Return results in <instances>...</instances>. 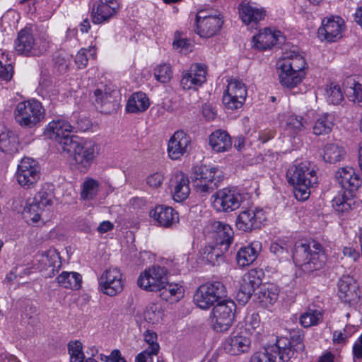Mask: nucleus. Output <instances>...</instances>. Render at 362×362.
Instances as JSON below:
<instances>
[{
    "mask_svg": "<svg viewBox=\"0 0 362 362\" xmlns=\"http://www.w3.org/2000/svg\"><path fill=\"white\" fill-rule=\"evenodd\" d=\"M211 199L212 205L217 211L228 213L240 206L244 197L233 189L223 188L217 191Z\"/></svg>",
    "mask_w": 362,
    "mask_h": 362,
    "instance_id": "obj_10",
    "label": "nucleus"
},
{
    "mask_svg": "<svg viewBox=\"0 0 362 362\" xmlns=\"http://www.w3.org/2000/svg\"><path fill=\"white\" fill-rule=\"evenodd\" d=\"M353 84L354 87L350 86L346 88V93L351 100L362 106V84L354 81Z\"/></svg>",
    "mask_w": 362,
    "mask_h": 362,
    "instance_id": "obj_58",
    "label": "nucleus"
},
{
    "mask_svg": "<svg viewBox=\"0 0 362 362\" xmlns=\"http://www.w3.org/2000/svg\"><path fill=\"white\" fill-rule=\"evenodd\" d=\"M327 101L333 105L340 104L344 99L341 88L338 85H332L327 90Z\"/></svg>",
    "mask_w": 362,
    "mask_h": 362,
    "instance_id": "obj_57",
    "label": "nucleus"
},
{
    "mask_svg": "<svg viewBox=\"0 0 362 362\" xmlns=\"http://www.w3.org/2000/svg\"><path fill=\"white\" fill-rule=\"evenodd\" d=\"M49 38L43 35L35 39L30 28H25L18 33L15 40L14 48L18 54L23 56H39L45 52L49 47Z\"/></svg>",
    "mask_w": 362,
    "mask_h": 362,
    "instance_id": "obj_3",
    "label": "nucleus"
},
{
    "mask_svg": "<svg viewBox=\"0 0 362 362\" xmlns=\"http://www.w3.org/2000/svg\"><path fill=\"white\" fill-rule=\"evenodd\" d=\"M54 194L52 189H45L42 187L33 198L42 209L49 206L53 203Z\"/></svg>",
    "mask_w": 362,
    "mask_h": 362,
    "instance_id": "obj_52",
    "label": "nucleus"
},
{
    "mask_svg": "<svg viewBox=\"0 0 362 362\" xmlns=\"http://www.w3.org/2000/svg\"><path fill=\"white\" fill-rule=\"evenodd\" d=\"M245 100H240L239 98H236L235 95L225 92L223 95V103L226 108L228 110H237L240 108Z\"/></svg>",
    "mask_w": 362,
    "mask_h": 362,
    "instance_id": "obj_55",
    "label": "nucleus"
},
{
    "mask_svg": "<svg viewBox=\"0 0 362 362\" xmlns=\"http://www.w3.org/2000/svg\"><path fill=\"white\" fill-rule=\"evenodd\" d=\"M239 15L242 21L254 27L263 20L266 16V11L262 7H258L249 3H243L238 7Z\"/></svg>",
    "mask_w": 362,
    "mask_h": 362,
    "instance_id": "obj_26",
    "label": "nucleus"
},
{
    "mask_svg": "<svg viewBox=\"0 0 362 362\" xmlns=\"http://www.w3.org/2000/svg\"><path fill=\"white\" fill-rule=\"evenodd\" d=\"M334 126V117L329 114L320 115L315 122L313 131L317 136L325 135L332 132Z\"/></svg>",
    "mask_w": 362,
    "mask_h": 362,
    "instance_id": "obj_40",
    "label": "nucleus"
},
{
    "mask_svg": "<svg viewBox=\"0 0 362 362\" xmlns=\"http://www.w3.org/2000/svg\"><path fill=\"white\" fill-rule=\"evenodd\" d=\"M344 29V21L341 17L331 16L322 20L317 34L319 37H323L326 41L332 42L341 38Z\"/></svg>",
    "mask_w": 362,
    "mask_h": 362,
    "instance_id": "obj_18",
    "label": "nucleus"
},
{
    "mask_svg": "<svg viewBox=\"0 0 362 362\" xmlns=\"http://www.w3.org/2000/svg\"><path fill=\"white\" fill-rule=\"evenodd\" d=\"M57 283L66 288L78 290L81 286L82 278L77 272H63L57 277Z\"/></svg>",
    "mask_w": 362,
    "mask_h": 362,
    "instance_id": "obj_39",
    "label": "nucleus"
},
{
    "mask_svg": "<svg viewBox=\"0 0 362 362\" xmlns=\"http://www.w3.org/2000/svg\"><path fill=\"white\" fill-rule=\"evenodd\" d=\"M212 238L218 244L230 245L233 239V230L226 223L220 221H214L211 224Z\"/></svg>",
    "mask_w": 362,
    "mask_h": 362,
    "instance_id": "obj_33",
    "label": "nucleus"
},
{
    "mask_svg": "<svg viewBox=\"0 0 362 362\" xmlns=\"http://www.w3.org/2000/svg\"><path fill=\"white\" fill-rule=\"evenodd\" d=\"M74 132V127L64 119H56L51 121L45 129V134L49 138L57 142L62 150L66 146V143L73 141L76 136L70 135Z\"/></svg>",
    "mask_w": 362,
    "mask_h": 362,
    "instance_id": "obj_12",
    "label": "nucleus"
},
{
    "mask_svg": "<svg viewBox=\"0 0 362 362\" xmlns=\"http://www.w3.org/2000/svg\"><path fill=\"white\" fill-rule=\"evenodd\" d=\"M281 84L286 88H293L300 84L305 77V72H296L291 70L278 69Z\"/></svg>",
    "mask_w": 362,
    "mask_h": 362,
    "instance_id": "obj_38",
    "label": "nucleus"
},
{
    "mask_svg": "<svg viewBox=\"0 0 362 362\" xmlns=\"http://www.w3.org/2000/svg\"><path fill=\"white\" fill-rule=\"evenodd\" d=\"M305 123L303 117L291 115L286 118L285 127L291 133L297 134L304 129Z\"/></svg>",
    "mask_w": 362,
    "mask_h": 362,
    "instance_id": "obj_49",
    "label": "nucleus"
},
{
    "mask_svg": "<svg viewBox=\"0 0 362 362\" xmlns=\"http://www.w3.org/2000/svg\"><path fill=\"white\" fill-rule=\"evenodd\" d=\"M120 4L117 0H98L92 9V21L95 24L107 22L119 11Z\"/></svg>",
    "mask_w": 362,
    "mask_h": 362,
    "instance_id": "obj_19",
    "label": "nucleus"
},
{
    "mask_svg": "<svg viewBox=\"0 0 362 362\" xmlns=\"http://www.w3.org/2000/svg\"><path fill=\"white\" fill-rule=\"evenodd\" d=\"M351 335V332L344 333L342 331H334L332 336L333 341L334 344H345Z\"/></svg>",
    "mask_w": 362,
    "mask_h": 362,
    "instance_id": "obj_63",
    "label": "nucleus"
},
{
    "mask_svg": "<svg viewBox=\"0 0 362 362\" xmlns=\"http://www.w3.org/2000/svg\"><path fill=\"white\" fill-rule=\"evenodd\" d=\"M279 288L273 284H265L262 286L257 293L259 303L264 308L272 305L278 299Z\"/></svg>",
    "mask_w": 362,
    "mask_h": 362,
    "instance_id": "obj_35",
    "label": "nucleus"
},
{
    "mask_svg": "<svg viewBox=\"0 0 362 362\" xmlns=\"http://www.w3.org/2000/svg\"><path fill=\"white\" fill-rule=\"evenodd\" d=\"M262 270L250 269L243 275L237 293L240 303L245 304L250 300L255 289L262 284Z\"/></svg>",
    "mask_w": 362,
    "mask_h": 362,
    "instance_id": "obj_17",
    "label": "nucleus"
},
{
    "mask_svg": "<svg viewBox=\"0 0 362 362\" xmlns=\"http://www.w3.org/2000/svg\"><path fill=\"white\" fill-rule=\"evenodd\" d=\"M144 341L148 344L146 349L150 351L151 354H158L160 346L157 342L158 336L154 332L146 330L144 334Z\"/></svg>",
    "mask_w": 362,
    "mask_h": 362,
    "instance_id": "obj_56",
    "label": "nucleus"
},
{
    "mask_svg": "<svg viewBox=\"0 0 362 362\" xmlns=\"http://www.w3.org/2000/svg\"><path fill=\"white\" fill-rule=\"evenodd\" d=\"M117 92L115 90L103 92L100 89L94 91L95 103L100 112L105 114H110L115 111L118 105L115 99Z\"/></svg>",
    "mask_w": 362,
    "mask_h": 362,
    "instance_id": "obj_27",
    "label": "nucleus"
},
{
    "mask_svg": "<svg viewBox=\"0 0 362 362\" xmlns=\"http://www.w3.org/2000/svg\"><path fill=\"white\" fill-rule=\"evenodd\" d=\"M44 211L45 209L34 202L33 199H29L24 206L23 215L27 221H30L33 223H37Z\"/></svg>",
    "mask_w": 362,
    "mask_h": 362,
    "instance_id": "obj_43",
    "label": "nucleus"
},
{
    "mask_svg": "<svg viewBox=\"0 0 362 362\" xmlns=\"http://www.w3.org/2000/svg\"><path fill=\"white\" fill-rule=\"evenodd\" d=\"M212 150L217 153L226 152L232 147V139L229 134L224 130L218 129L212 132L209 138Z\"/></svg>",
    "mask_w": 362,
    "mask_h": 362,
    "instance_id": "obj_31",
    "label": "nucleus"
},
{
    "mask_svg": "<svg viewBox=\"0 0 362 362\" xmlns=\"http://www.w3.org/2000/svg\"><path fill=\"white\" fill-rule=\"evenodd\" d=\"M226 296V290L221 281L208 282L199 286L196 290L193 300L201 309L206 310Z\"/></svg>",
    "mask_w": 362,
    "mask_h": 362,
    "instance_id": "obj_7",
    "label": "nucleus"
},
{
    "mask_svg": "<svg viewBox=\"0 0 362 362\" xmlns=\"http://www.w3.org/2000/svg\"><path fill=\"white\" fill-rule=\"evenodd\" d=\"M37 262L41 270H48V275L54 274L55 271L62 266V262L59 253L54 249H50L42 252L37 257Z\"/></svg>",
    "mask_w": 362,
    "mask_h": 362,
    "instance_id": "obj_29",
    "label": "nucleus"
},
{
    "mask_svg": "<svg viewBox=\"0 0 362 362\" xmlns=\"http://www.w3.org/2000/svg\"><path fill=\"white\" fill-rule=\"evenodd\" d=\"M345 155L344 148L337 144H328L324 147L323 160L329 163L341 160Z\"/></svg>",
    "mask_w": 362,
    "mask_h": 362,
    "instance_id": "obj_42",
    "label": "nucleus"
},
{
    "mask_svg": "<svg viewBox=\"0 0 362 362\" xmlns=\"http://www.w3.org/2000/svg\"><path fill=\"white\" fill-rule=\"evenodd\" d=\"M352 352L354 358H362V334L354 342Z\"/></svg>",
    "mask_w": 362,
    "mask_h": 362,
    "instance_id": "obj_64",
    "label": "nucleus"
},
{
    "mask_svg": "<svg viewBox=\"0 0 362 362\" xmlns=\"http://www.w3.org/2000/svg\"><path fill=\"white\" fill-rule=\"evenodd\" d=\"M236 310L234 301L224 300L213 308V329L217 332H224L231 327Z\"/></svg>",
    "mask_w": 362,
    "mask_h": 362,
    "instance_id": "obj_8",
    "label": "nucleus"
},
{
    "mask_svg": "<svg viewBox=\"0 0 362 362\" xmlns=\"http://www.w3.org/2000/svg\"><path fill=\"white\" fill-rule=\"evenodd\" d=\"M276 355L279 356V351L274 350V344L266 348L264 351L255 354L250 362H276Z\"/></svg>",
    "mask_w": 362,
    "mask_h": 362,
    "instance_id": "obj_51",
    "label": "nucleus"
},
{
    "mask_svg": "<svg viewBox=\"0 0 362 362\" xmlns=\"http://www.w3.org/2000/svg\"><path fill=\"white\" fill-rule=\"evenodd\" d=\"M68 352L70 355V362H83L85 356L83 352L82 343L78 341H71L68 344Z\"/></svg>",
    "mask_w": 362,
    "mask_h": 362,
    "instance_id": "obj_50",
    "label": "nucleus"
},
{
    "mask_svg": "<svg viewBox=\"0 0 362 362\" xmlns=\"http://www.w3.org/2000/svg\"><path fill=\"white\" fill-rule=\"evenodd\" d=\"M292 257L296 265L303 272L308 274L322 269L327 260L322 245L315 241L296 242Z\"/></svg>",
    "mask_w": 362,
    "mask_h": 362,
    "instance_id": "obj_1",
    "label": "nucleus"
},
{
    "mask_svg": "<svg viewBox=\"0 0 362 362\" xmlns=\"http://www.w3.org/2000/svg\"><path fill=\"white\" fill-rule=\"evenodd\" d=\"M173 48L180 53L187 54L192 50V42L183 37V35L179 31L175 33V37L173 42Z\"/></svg>",
    "mask_w": 362,
    "mask_h": 362,
    "instance_id": "obj_46",
    "label": "nucleus"
},
{
    "mask_svg": "<svg viewBox=\"0 0 362 362\" xmlns=\"http://www.w3.org/2000/svg\"><path fill=\"white\" fill-rule=\"evenodd\" d=\"M13 116L21 127L33 128L44 118V110L39 101L28 100L17 104Z\"/></svg>",
    "mask_w": 362,
    "mask_h": 362,
    "instance_id": "obj_6",
    "label": "nucleus"
},
{
    "mask_svg": "<svg viewBox=\"0 0 362 362\" xmlns=\"http://www.w3.org/2000/svg\"><path fill=\"white\" fill-rule=\"evenodd\" d=\"M190 143L191 139L187 133L182 130L176 131L168 143V153L170 158H180L187 152Z\"/></svg>",
    "mask_w": 362,
    "mask_h": 362,
    "instance_id": "obj_22",
    "label": "nucleus"
},
{
    "mask_svg": "<svg viewBox=\"0 0 362 362\" xmlns=\"http://www.w3.org/2000/svg\"><path fill=\"white\" fill-rule=\"evenodd\" d=\"M206 66L204 64H192L182 73L180 85L185 90L197 89L206 80Z\"/></svg>",
    "mask_w": 362,
    "mask_h": 362,
    "instance_id": "obj_20",
    "label": "nucleus"
},
{
    "mask_svg": "<svg viewBox=\"0 0 362 362\" xmlns=\"http://www.w3.org/2000/svg\"><path fill=\"white\" fill-rule=\"evenodd\" d=\"M323 319L322 312L318 310L308 309L300 317V322L304 327L315 326Z\"/></svg>",
    "mask_w": 362,
    "mask_h": 362,
    "instance_id": "obj_44",
    "label": "nucleus"
},
{
    "mask_svg": "<svg viewBox=\"0 0 362 362\" xmlns=\"http://www.w3.org/2000/svg\"><path fill=\"white\" fill-rule=\"evenodd\" d=\"M266 219V215L262 209H247L239 214L235 225L240 230L250 232L260 228Z\"/></svg>",
    "mask_w": 362,
    "mask_h": 362,
    "instance_id": "obj_15",
    "label": "nucleus"
},
{
    "mask_svg": "<svg viewBox=\"0 0 362 362\" xmlns=\"http://www.w3.org/2000/svg\"><path fill=\"white\" fill-rule=\"evenodd\" d=\"M280 31H272L269 28H264L253 37L254 47L258 50H266L274 46L279 40Z\"/></svg>",
    "mask_w": 362,
    "mask_h": 362,
    "instance_id": "obj_32",
    "label": "nucleus"
},
{
    "mask_svg": "<svg viewBox=\"0 0 362 362\" xmlns=\"http://www.w3.org/2000/svg\"><path fill=\"white\" fill-rule=\"evenodd\" d=\"M290 247L291 245H288L286 240L278 239L271 244L270 251L280 260L287 259L289 256Z\"/></svg>",
    "mask_w": 362,
    "mask_h": 362,
    "instance_id": "obj_47",
    "label": "nucleus"
},
{
    "mask_svg": "<svg viewBox=\"0 0 362 362\" xmlns=\"http://www.w3.org/2000/svg\"><path fill=\"white\" fill-rule=\"evenodd\" d=\"M150 105L147 95L143 92L133 93L129 98L126 110L129 113H140L146 111Z\"/></svg>",
    "mask_w": 362,
    "mask_h": 362,
    "instance_id": "obj_36",
    "label": "nucleus"
},
{
    "mask_svg": "<svg viewBox=\"0 0 362 362\" xmlns=\"http://www.w3.org/2000/svg\"><path fill=\"white\" fill-rule=\"evenodd\" d=\"M250 341L245 336L236 334L231 335L224 342L223 348L226 353L236 356L249 350Z\"/></svg>",
    "mask_w": 362,
    "mask_h": 362,
    "instance_id": "obj_30",
    "label": "nucleus"
},
{
    "mask_svg": "<svg viewBox=\"0 0 362 362\" xmlns=\"http://www.w3.org/2000/svg\"><path fill=\"white\" fill-rule=\"evenodd\" d=\"M222 177V172L217 167L201 165L193 168L192 179L197 192L205 195L218 187Z\"/></svg>",
    "mask_w": 362,
    "mask_h": 362,
    "instance_id": "obj_4",
    "label": "nucleus"
},
{
    "mask_svg": "<svg viewBox=\"0 0 362 362\" xmlns=\"http://www.w3.org/2000/svg\"><path fill=\"white\" fill-rule=\"evenodd\" d=\"M98 281L100 290L109 296H116L121 293L124 288L122 274L117 268L106 269Z\"/></svg>",
    "mask_w": 362,
    "mask_h": 362,
    "instance_id": "obj_16",
    "label": "nucleus"
},
{
    "mask_svg": "<svg viewBox=\"0 0 362 362\" xmlns=\"http://www.w3.org/2000/svg\"><path fill=\"white\" fill-rule=\"evenodd\" d=\"M66 143L63 150L67 153H74V159L77 168L83 173L87 172L95 157L98 148L96 143L93 140H86L75 137L73 141Z\"/></svg>",
    "mask_w": 362,
    "mask_h": 362,
    "instance_id": "obj_5",
    "label": "nucleus"
},
{
    "mask_svg": "<svg viewBox=\"0 0 362 362\" xmlns=\"http://www.w3.org/2000/svg\"><path fill=\"white\" fill-rule=\"evenodd\" d=\"M303 337L299 332H295L287 338L278 339L274 344V350L279 351V359L281 362L288 361L296 352L303 351L304 344Z\"/></svg>",
    "mask_w": 362,
    "mask_h": 362,
    "instance_id": "obj_14",
    "label": "nucleus"
},
{
    "mask_svg": "<svg viewBox=\"0 0 362 362\" xmlns=\"http://www.w3.org/2000/svg\"><path fill=\"white\" fill-rule=\"evenodd\" d=\"M154 76L156 79L165 83L170 81L173 77V71L169 64H162L158 65L154 70Z\"/></svg>",
    "mask_w": 362,
    "mask_h": 362,
    "instance_id": "obj_53",
    "label": "nucleus"
},
{
    "mask_svg": "<svg viewBox=\"0 0 362 362\" xmlns=\"http://www.w3.org/2000/svg\"><path fill=\"white\" fill-rule=\"evenodd\" d=\"M335 177L344 192L341 197H335L332 200V206L337 211L343 214L351 209L353 200L349 197H351V193L359 187L361 180L354 170L349 167L339 169Z\"/></svg>",
    "mask_w": 362,
    "mask_h": 362,
    "instance_id": "obj_2",
    "label": "nucleus"
},
{
    "mask_svg": "<svg viewBox=\"0 0 362 362\" xmlns=\"http://www.w3.org/2000/svg\"><path fill=\"white\" fill-rule=\"evenodd\" d=\"M198 12L196 16V32L201 37H211L221 28L223 21L216 16H202Z\"/></svg>",
    "mask_w": 362,
    "mask_h": 362,
    "instance_id": "obj_21",
    "label": "nucleus"
},
{
    "mask_svg": "<svg viewBox=\"0 0 362 362\" xmlns=\"http://www.w3.org/2000/svg\"><path fill=\"white\" fill-rule=\"evenodd\" d=\"M170 188L175 202L185 201L190 194L188 177L182 171L175 172L170 180Z\"/></svg>",
    "mask_w": 362,
    "mask_h": 362,
    "instance_id": "obj_23",
    "label": "nucleus"
},
{
    "mask_svg": "<svg viewBox=\"0 0 362 362\" xmlns=\"http://www.w3.org/2000/svg\"><path fill=\"white\" fill-rule=\"evenodd\" d=\"M226 92L239 98L240 100H245L247 94L245 84L238 79H231L228 81Z\"/></svg>",
    "mask_w": 362,
    "mask_h": 362,
    "instance_id": "obj_48",
    "label": "nucleus"
},
{
    "mask_svg": "<svg viewBox=\"0 0 362 362\" xmlns=\"http://www.w3.org/2000/svg\"><path fill=\"white\" fill-rule=\"evenodd\" d=\"M339 298L346 303H351L359 298L358 285L349 275H344L338 283Z\"/></svg>",
    "mask_w": 362,
    "mask_h": 362,
    "instance_id": "obj_25",
    "label": "nucleus"
},
{
    "mask_svg": "<svg viewBox=\"0 0 362 362\" xmlns=\"http://www.w3.org/2000/svg\"><path fill=\"white\" fill-rule=\"evenodd\" d=\"M168 271L165 267L153 266L146 269L138 278V286L150 292H158L167 283Z\"/></svg>",
    "mask_w": 362,
    "mask_h": 362,
    "instance_id": "obj_11",
    "label": "nucleus"
},
{
    "mask_svg": "<svg viewBox=\"0 0 362 362\" xmlns=\"http://www.w3.org/2000/svg\"><path fill=\"white\" fill-rule=\"evenodd\" d=\"M99 185V182L93 178L85 180L82 185L81 198L83 200L93 199L98 192Z\"/></svg>",
    "mask_w": 362,
    "mask_h": 362,
    "instance_id": "obj_45",
    "label": "nucleus"
},
{
    "mask_svg": "<svg viewBox=\"0 0 362 362\" xmlns=\"http://www.w3.org/2000/svg\"><path fill=\"white\" fill-rule=\"evenodd\" d=\"M286 177L290 184L317 185L318 182L315 167L308 162H302L290 168Z\"/></svg>",
    "mask_w": 362,
    "mask_h": 362,
    "instance_id": "obj_13",
    "label": "nucleus"
},
{
    "mask_svg": "<svg viewBox=\"0 0 362 362\" xmlns=\"http://www.w3.org/2000/svg\"><path fill=\"white\" fill-rule=\"evenodd\" d=\"M306 65L304 57L295 50L284 52L276 63L277 69H286L296 72H304Z\"/></svg>",
    "mask_w": 362,
    "mask_h": 362,
    "instance_id": "obj_24",
    "label": "nucleus"
},
{
    "mask_svg": "<svg viewBox=\"0 0 362 362\" xmlns=\"http://www.w3.org/2000/svg\"><path fill=\"white\" fill-rule=\"evenodd\" d=\"M88 57L86 56V49H81L76 55L75 62L79 69L84 68L88 64Z\"/></svg>",
    "mask_w": 362,
    "mask_h": 362,
    "instance_id": "obj_61",
    "label": "nucleus"
},
{
    "mask_svg": "<svg viewBox=\"0 0 362 362\" xmlns=\"http://www.w3.org/2000/svg\"><path fill=\"white\" fill-rule=\"evenodd\" d=\"M150 216L158 223L164 227H171L178 223V214L171 207L165 206H157L150 212Z\"/></svg>",
    "mask_w": 362,
    "mask_h": 362,
    "instance_id": "obj_28",
    "label": "nucleus"
},
{
    "mask_svg": "<svg viewBox=\"0 0 362 362\" xmlns=\"http://www.w3.org/2000/svg\"><path fill=\"white\" fill-rule=\"evenodd\" d=\"M19 140L12 131L5 130L0 133V151L8 154H13L18 151Z\"/></svg>",
    "mask_w": 362,
    "mask_h": 362,
    "instance_id": "obj_37",
    "label": "nucleus"
},
{
    "mask_svg": "<svg viewBox=\"0 0 362 362\" xmlns=\"http://www.w3.org/2000/svg\"><path fill=\"white\" fill-rule=\"evenodd\" d=\"M293 186V194L295 197L299 201H305L310 194V189L316 185L308 184H291Z\"/></svg>",
    "mask_w": 362,
    "mask_h": 362,
    "instance_id": "obj_54",
    "label": "nucleus"
},
{
    "mask_svg": "<svg viewBox=\"0 0 362 362\" xmlns=\"http://www.w3.org/2000/svg\"><path fill=\"white\" fill-rule=\"evenodd\" d=\"M214 255L215 253H214V250H212L211 245H209L204 247V258H206V259L213 265L216 264V263H218V259Z\"/></svg>",
    "mask_w": 362,
    "mask_h": 362,
    "instance_id": "obj_62",
    "label": "nucleus"
},
{
    "mask_svg": "<svg viewBox=\"0 0 362 362\" xmlns=\"http://www.w3.org/2000/svg\"><path fill=\"white\" fill-rule=\"evenodd\" d=\"M164 179L165 176L163 173L156 172L147 177L146 183L151 187L158 188L163 184Z\"/></svg>",
    "mask_w": 362,
    "mask_h": 362,
    "instance_id": "obj_59",
    "label": "nucleus"
},
{
    "mask_svg": "<svg viewBox=\"0 0 362 362\" xmlns=\"http://www.w3.org/2000/svg\"><path fill=\"white\" fill-rule=\"evenodd\" d=\"M262 249V244L259 241L252 242L250 245L241 247L237 253V262L241 267L252 264L257 257Z\"/></svg>",
    "mask_w": 362,
    "mask_h": 362,
    "instance_id": "obj_34",
    "label": "nucleus"
},
{
    "mask_svg": "<svg viewBox=\"0 0 362 362\" xmlns=\"http://www.w3.org/2000/svg\"><path fill=\"white\" fill-rule=\"evenodd\" d=\"M160 296L165 300L168 301L171 300L173 298L175 299H180L184 295L185 290L179 284L169 283L167 280V283H165L163 288L159 290Z\"/></svg>",
    "mask_w": 362,
    "mask_h": 362,
    "instance_id": "obj_41",
    "label": "nucleus"
},
{
    "mask_svg": "<svg viewBox=\"0 0 362 362\" xmlns=\"http://www.w3.org/2000/svg\"><path fill=\"white\" fill-rule=\"evenodd\" d=\"M16 177L18 183L24 189L34 187L40 177L38 163L31 158H23L18 165Z\"/></svg>",
    "mask_w": 362,
    "mask_h": 362,
    "instance_id": "obj_9",
    "label": "nucleus"
},
{
    "mask_svg": "<svg viewBox=\"0 0 362 362\" xmlns=\"http://www.w3.org/2000/svg\"><path fill=\"white\" fill-rule=\"evenodd\" d=\"M160 315V312L158 311L156 313V310H154V306L149 307L144 313L145 319L152 323L158 322Z\"/></svg>",
    "mask_w": 362,
    "mask_h": 362,
    "instance_id": "obj_60",
    "label": "nucleus"
}]
</instances>
